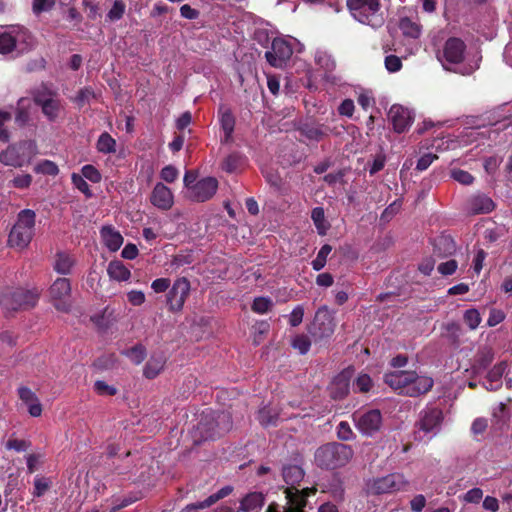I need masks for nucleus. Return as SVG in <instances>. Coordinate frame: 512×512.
<instances>
[{"label":"nucleus","mask_w":512,"mask_h":512,"mask_svg":"<svg viewBox=\"0 0 512 512\" xmlns=\"http://www.w3.org/2000/svg\"><path fill=\"white\" fill-rule=\"evenodd\" d=\"M304 477L303 469L298 465H287L283 468V479L290 485V488L285 489V505L271 503L266 512H305L308 495L306 490L299 491L294 488L299 484Z\"/></svg>","instance_id":"f257e3e1"},{"label":"nucleus","mask_w":512,"mask_h":512,"mask_svg":"<svg viewBox=\"0 0 512 512\" xmlns=\"http://www.w3.org/2000/svg\"><path fill=\"white\" fill-rule=\"evenodd\" d=\"M384 382L398 394L410 397L426 394L434 385L431 377L418 375L416 371L407 370L385 373Z\"/></svg>","instance_id":"f03ea898"},{"label":"nucleus","mask_w":512,"mask_h":512,"mask_svg":"<svg viewBox=\"0 0 512 512\" xmlns=\"http://www.w3.org/2000/svg\"><path fill=\"white\" fill-rule=\"evenodd\" d=\"M351 15L360 23L379 28L384 24L380 0H347Z\"/></svg>","instance_id":"7ed1b4c3"},{"label":"nucleus","mask_w":512,"mask_h":512,"mask_svg":"<svg viewBox=\"0 0 512 512\" xmlns=\"http://www.w3.org/2000/svg\"><path fill=\"white\" fill-rule=\"evenodd\" d=\"M36 213L31 209L21 210L12 227L8 243L11 247L25 248L31 242L35 230Z\"/></svg>","instance_id":"20e7f679"},{"label":"nucleus","mask_w":512,"mask_h":512,"mask_svg":"<svg viewBox=\"0 0 512 512\" xmlns=\"http://www.w3.org/2000/svg\"><path fill=\"white\" fill-rule=\"evenodd\" d=\"M39 297L37 289L14 288L1 294L0 303L8 311L28 310L36 306Z\"/></svg>","instance_id":"39448f33"},{"label":"nucleus","mask_w":512,"mask_h":512,"mask_svg":"<svg viewBox=\"0 0 512 512\" xmlns=\"http://www.w3.org/2000/svg\"><path fill=\"white\" fill-rule=\"evenodd\" d=\"M409 481L401 473H391L386 476L373 479L368 484V491L373 494L394 493L406 491Z\"/></svg>","instance_id":"423d86ee"},{"label":"nucleus","mask_w":512,"mask_h":512,"mask_svg":"<svg viewBox=\"0 0 512 512\" xmlns=\"http://www.w3.org/2000/svg\"><path fill=\"white\" fill-rule=\"evenodd\" d=\"M350 446L342 443H329L322 449V461L329 468L335 469L345 466L353 457Z\"/></svg>","instance_id":"0eeeda50"},{"label":"nucleus","mask_w":512,"mask_h":512,"mask_svg":"<svg viewBox=\"0 0 512 512\" xmlns=\"http://www.w3.org/2000/svg\"><path fill=\"white\" fill-rule=\"evenodd\" d=\"M190 290V281L186 277L177 278L166 295L168 310L172 313L181 312L190 295Z\"/></svg>","instance_id":"6e6552de"},{"label":"nucleus","mask_w":512,"mask_h":512,"mask_svg":"<svg viewBox=\"0 0 512 512\" xmlns=\"http://www.w3.org/2000/svg\"><path fill=\"white\" fill-rule=\"evenodd\" d=\"M293 49L290 43L283 38H274L270 50L265 52L267 62L275 68H283L290 60Z\"/></svg>","instance_id":"1a4fd4ad"},{"label":"nucleus","mask_w":512,"mask_h":512,"mask_svg":"<svg viewBox=\"0 0 512 512\" xmlns=\"http://www.w3.org/2000/svg\"><path fill=\"white\" fill-rule=\"evenodd\" d=\"M71 291V282L68 278L59 277L51 284L49 295L53 301L54 307L58 311H69L70 305L66 302V299L70 297Z\"/></svg>","instance_id":"9d476101"},{"label":"nucleus","mask_w":512,"mask_h":512,"mask_svg":"<svg viewBox=\"0 0 512 512\" xmlns=\"http://www.w3.org/2000/svg\"><path fill=\"white\" fill-rule=\"evenodd\" d=\"M354 374L353 367H347L337 374L327 387L329 396L334 400L346 397L350 390V382Z\"/></svg>","instance_id":"9b49d317"},{"label":"nucleus","mask_w":512,"mask_h":512,"mask_svg":"<svg viewBox=\"0 0 512 512\" xmlns=\"http://www.w3.org/2000/svg\"><path fill=\"white\" fill-rule=\"evenodd\" d=\"M218 189V181L214 177H205L191 187L190 198L196 202H205L211 199Z\"/></svg>","instance_id":"f8f14e48"},{"label":"nucleus","mask_w":512,"mask_h":512,"mask_svg":"<svg viewBox=\"0 0 512 512\" xmlns=\"http://www.w3.org/2000/svg\"><path fill=\"white\" fill-rule=\"evenodd\" d=\"M388 119L392 123L395 132L403 133L411 126L414 118L408 108L394 104L389 109Z\"/></svg>","instance_id":"ddd939ff"},{"label":"nucleus","mask_w":512,"mask_h":512,"mask_svg":"<svg viewBox=\"0 0 512 512\" xmlns=\"http://www.w3.org/2000/svg\"><path fill=\"white\" fill-rule=\"evenodd\" d=\"M494 209V201L484 193L471 195L465 203V210L469 215L488 214Z\"/></svg>","instance_id":"4468645a"},{"label":"nucleus","mask_w":512,"mask_h":512,"mask_svg":"<svg viewBox=\"0 0 512 512\" xmlns=\"http://www.w3.org/2000/svg\"><path fill=\"white\" fill-rule=\"evenodd\" d=\"M465 50L466 44L462 39L450 37L446 40L444 45V59L450 64H460L464 60Z\"/></svg>","instance_id":"2eb2a0df"},{"label":"nucleus","mask_w":512,"mask_h":512,"mask_svg":"<svg viewBox=\"0 0 512 512\" xmlns=\"http://www.w3.org/2000/svg\"><path fill=\"white\" fill-rule=\"evenodd\" d=\"M150 202L156 208L167 211L172 208L174 204V196L170 188L163 183H157L150 195Z\"/></svg>","instance_id":"dca6fc26"},{"label":"nucleus","mask_w":512,"mask_h":512,"mask_svg":"<svg viewBox=\"0 0 512 512\" xmlns=\"http://www.w3.org/2000/svg\"><path fill=\"white\" fill-rule=\"evenodd\" d=\"M218 119L220 127L224 132L221 143L228 144L233 141V133L235 129L236 119L230 108L220 105L218 108Z\"/></svg>","instance_id":"f3484780"},{"label":"nucleus","mask_w":512,"mask_h":512,"mask_svg":"<svg viewBox=\"0 0 512 512\" xmlns=\"http://www.w3.org/2000/svg\"><path fill=\"white\" fill-rule=\"evenodd\" d=\"M440 418H420L415 424L416 438L419 440L431 439L440 429Z\"/></svg>","instance_id":"a211bd4d"},{"label":"nucleus","mask_w":512,"mask_h":512,"mask_svg":"<svg viewBox=\"0 0 512 512\" xmlns=\"http://www.w3.org/2000/svg\"><path fill=\"white\" fill-rule=\"evenodd\" d=\"M433 252L440 258H446L456 252V243L450 235H439L432 241Z\"/></svg>","instance_id":"6ab92c4d"},{"label":"nucleus","mask_w":512,"mask_h":512,"mask_svg":"<svg viewBox=\"0 0 512 512\" xmlns=\"http://www.w3.org/2000/svg\"><path fill=\"white\" fill-rule=\"evenodd\" d=\"M508 367L506 361L496 364L488 373L484 382V387L490 391H496L502 386V377Z\"/></svg>","instance_id":"aec40b11"},{"label":"nucleus","mask_w":512,"mask_h":512,"mask_svg":"<svg viewBox=\"0 0 512 512\" xmlns=\"http://www.w3.org/2000/svg\"><path fill=\"white\" fill-rule=\"evenodd\" d=\"M216 425V418H202L197 424L196 429L192 431V437L195 443L201 440L213 438L217 433L213 432V428Z\"/></svg>","instance_id":"412c9836"},{"label":"nucleus","mask_w":512,"mask_h":512,"mask_svg":"<svg viewBox=\"0 0 512 512\" xmlns=\"http://www.w3.org/2000/svg\"><path fill=\"white\" fill-rule=\"evenodd\" d=\"M102 240L110 251H117L123 244V237L112 226H103L100 231Z\"/></svg>","instance_id":"4be33fe9"},{"label":"nucleus","mask_w":512,"mask_h":512,"mask_svg":"<svg viewBox=\"0 0 512 512\" xmlns=\"http://www.w3.org/2000/svg\"><path fill=\"white\" fill-rule=\"evenodd\" d=\"M20 399L28 405V412L30 416H41L42 407L38 402L35 393L28 387H20L18 389Z\"/></svg>","instance_id":"5701e85b"},{"label":"nucleus","mask_w":512,"mask_h":512,"mask_svg":"<svg viewBox=\"0 0 512 512\" xmlns=\"http://www.w3.org/2000/svg\"><path fill=\"white\" fill-rule=\"evenodd\" d=\"M75 265V259L72 255L64 251H58L55 254L53 269L59 274L69 275Z\"/></svg>","instance_id":"b1692460"},{"label":"nucleus","mask_w":512,"mask_h":512,"mask_svg":"<svg viewBox=\"0 0 512 512\" xmlns=\"http://www.w3.org/2000/svg\"><path fill=\"white\" fill-rule=\"evenodd\" d=\"M264 495L260 492L248 493L240 502V510L243 512H260L264 505Z\"/></svg>","instance_id":"393cba45"},{"label":"nucleus","mask_w":512,"mask_h":512,"mask_svg":"<svg viewBox=\"0 0 512 512\" xmlns=\"http://www.w3.org/2000/svg\"><path fill=\"white\" fill-rule=\"evenodd\" d=\"M0 161L6 166L21 167L25 162L24 156L20 153V149L15 145L8 146L6 150L0 154Z\"/></svg>","instance_id":"a878e982"},{"label":"nucleus","mask_w":512,"mask_h":512,"mask_svg":"<svg viewBox=\"0 0 512 512\" xmlns=\"http://www.w3.org/2000/svg\"><path fill=\"white\" fill-rule=\"evenodd\" d=\"M165 357L163 355H152L145 364L143 375L147 379L156 378L165 366Z\"/></svg>","instance_id":"bb28decb"},{"label":"nucleus","mask_w":512,"mask_h":512,"mask_svg":"<svg viewBox=\"0 0 512 512\" xmlns=\"http://www.w3.org/2000/svg\"><path fill=\"white\" fill-rule=\"evenodd\" d=\"M231 492H232V488L230 486H225V487L221 488L218 492L210 495L204 501L194 503V504H189L186 506L185 509L187 511H191V510L207 508V507L213 505L214 503H216L218 500L228 496Z\"/></svg>","instance_id":"cd10ccee"},{"label":"nucleus","mask_w":512,"mask_h":512,"mask_svg":"<svg viewBox=\"0 0 512 512\" xmlns=\"http://www.w3.org/2000/svg\"><path fill=\"white\" fill-rule=\"evenodd\" d=\"M356 428L366 436L373 435L379 430L381 418H353Z\"/></svg>","instance_id":"c85d7f7f"},{"label":"nucleus","mask_w":512,"mask_h":512,"mask_svg":"<svg viewBox=\"0 0 512 512\" xmlns=\"http://www.w3.org/2000/svg\"><path fill=\"white\" fill-rule=\"evenodd\" d=\"M107 273L111 279L117 281H127L130 276V270L119 260H113L108 264Z\"/></svg>","instance_id":"c756f323"},{"label":"nucleus","mask_w":512,"mask_h":512,"mask_svg":"<svg viewBox=\"0 0 512 512\" xmlns=\"http://www.w3.org/2000/svg\"><path fill=\"white\" fill-rule=\"evenodd\" d=\"M398 27L401 30L402 34L406 37L416 39L421 34V25L413 21L409 17L400 18Z\"/></svg>","instance_id":"7c9ffc66"},{"label":"nucleus","mask_w":512,"mask_h":512,"mask_svg":"<svg viewBox=\"0 0 512 512\" xmlns=\"http://www.w3.org/2000/svg\"><path fill=\"white\" fill-rule=\"evenodd\" d=\"M116 146V140L108 132L101 133L96 142L97 151L105 155L115 153Z\"/></svg>","instance_id":"2f4dec72"},{"label":"nucleus","mask_w":512,"mask_h":512,"mask_svg":"<svg viewBox=\"0 0 512 512\" xmlns=\"http://www.w3.org/2000/svg\"><path fill=\"white\" fill-rule=\"evenodd\" d=\"M345 170H338L335 173H329L324 176L323 180L334 188L335 192L342 193L345 191L347 182L344 179Z\"/></svg>","instance_id":"473e14b6"},{"label":"nucleus","mask_w":512,"mask_h":512,"mask_svg":"<svg viewBox=\"0 0 512 512\" xmlns=\"http://www.w3.org/2000/svg\"><path fill=\"white\" fill-rule=\"evenodd\" d=\"M336 327V322L327 306L322 305V339L332 336Z\"/></svg>","instance_id":"72a5a7b5"},{"label":"nucleus","mask_w":512,"mask_h":512,"mask_svg":"<svg viewBox=\"0 0 512 512\" xmlns=\"http://www.w3.org/2000/svg\"><path fill=\"white\" fill-rule=\"evenodd\" d=\"M244 158L238 153L228 155L222 162L221 168L227 173L237 172L243 165Z\"/></svg>","instance_id":"f704fd0d"},{"label":"nucleus","mask_w":512,"mask_h":512,"mask_svg":"<svg viewBox=\"0 0 512 512\" xmlns=\"http://www.w3.org/2000/svg\"><path fill=\"white\" fill-rule=\"evenodd\" d=\"M123 355L128 357L134 364H141L146 358V348L142 344H136L133 347L122 352Z\"/></svg>","instance_id":"c9c22d12"},{"label":"nucleus","mask_w":512,"mask_h":512,"mask_svg":"<svg viewBox=\"0 0 512 512\" xmlns=\"http://www.w3.org/2000/svg\"><path fill=\"white\" fill-rule=\"evenodd\" d=\"M60 109L61 104L57 99H50L48 102H43V106L41 107L42 113L51 122H54L58 118Z\"/></svg>","instance_id":"e433bc0d"},{"label":"nucleus","mask_w":512,"mask_h":512,"mask_svg":"<svg viewBox=\"0 0 512 512\" xmlns=\"http://www.w3.org/2000/svg\"><path fill=\"white\" fill-rule=\"evenodd\" d=\"M494 360V353L491 349H484L477 355L473 368L479 372L487 369Z\"/></svg>","instance_id":"4c0bfd02"},{"label":"nucleus","mask_w":512,"mask_h":512,"mask_svg":"<svg viewBox=\"0 0 512 512\" xmlns=\"http://www.w3.org/2000/svg\"><path fill=\"white\" fill-rule=\"evenodd\" d=\"M16 48V38L7 31H0V54L6 55Z\"/></svg>","instance_id":"58836bf2"},{"label":"nucleus","mask_w":512,"mask_h":512,"mask_svg":"<svg viewBox=\"0 0 512 512\" xmlns=\"http://www.w3.org/2000/svg\"><path fill=\"white\" fill-rule=\"evenodd\" d=\"M126 11V4L123 0H115L106 17L111 22L120 20Z\"/></svg>","instance_id":"ea45409f"},{"label":"nucleus","mask_w":512,"mask_h":512,"mask_svg":"<svg viewBox=\"0 0 512 512\" xmlns=\"http://www.w3.org/2000/svg\"><path fill=\"white\" fill-rule=\"evenodd\" d=\"M262 174L267 181L268 184H270L271 187H273L276 190H280L282 186V178L278 171L273 170L270 167H264L262 169Z\"/></svg>","instance_id":"a19ab883"},{"label":"nucleus","mask_w":512,"mask_h":512,"mask_svg":"<svg viewBox=\"0 0 512 512\" xmlns=\"http://www.w3.org/2000/svg\"><path fill=\"white\" fill-rule=\"evenodd\" d=\"M272 306H273V302H272V300L270 298H268V297H256L253 300V303L251 305V309H252L253 312H255L257 314H265L268 311H270Z\"/></svg>","instance_id":"79ce46f5"},{"label":"nucleus","mask_w":512,"mask_h":512,"mask_svg":"<svg viewBox=\"0 0 512 512\" xmlns=\"http://www.w3.org/2000/svg\"><path fill=\"white\" fill-rule=\"evenodd\" d=\"M463 320L471 330H475L480 325L482 318L477 309L471 308L464 312Z\"/></svg>","instance_id":"37998d69"},{"label":"nucleus","mask_w":512,"mask_h":512,"mask_svg":"<svg viewBox=\"0 0 512 512\" xmlns=\"http://www.w3.org/2000/svg\"><path fill=\"white\" fill-rule=\"evenodd\" d=\"M373 386V381L368 374H360L353 382V387L356 392L366 393L369 392Z\"/></svg>","instance_id":"c03bdc74"},{"label":"nucleus","mask_w":512,"mask_h":512,"mask_svg":"<svg viewBox=\"0 0 512 512\" xmlns=\"http://www.w3.org/2000/svg\"><path fill=\"white\" fill-rule=\"evenodd\" d=\"M34 171L44 175L56 176L59 173V168L53 161L43 160L35 166Z\"/></svg>","instance_id":"a18cd8bd"},{"label":"nucleus","mask_w":512,"mask_h":512,"mask_svg":"<svg viewBox=\"0 0 512 512\" xmlns=\"http://www.w3.org/2000/svg\"><path fill=\"white\" fill-rule=\"evenodd\" d=\"M71 181L72 184L80 191L82 192L87 198L92 197V191L90 189V186L86 182L85 178L82 175H79L77 173H73L71 175Z\"/></svg>","instance_id":"49530a36"},{"label":"nucleus","mask_w":512,"mask_h":512,"mask_svg":"<svg viewBox=\"0 0 512 512\" xmlns=\"http://www.w3.org/2000/svg\"><path fill=\"white\" fill-rule=\"evenodd\" d=\"M292 347L300 352V354H306L311 346L310 339L306 335H297L294 337L291 343Z\"/></svg>","instance_id":"de8ad7c7"},{"label":"nucleus","mask_w":512,"mask_h":512,"mask_svg":"<svg viewBox=\"0 0 512 512\" xmlns=\"http://www.w3.org/2000/svg\"><path fill=\"white\" fill-rule=\"evenodd\" d=\"M81 175L85 179H87L93 183H99L102 179V176H101V173L99 172V170L91 164H87L82 167Z\"/></svg>","instance_id":"09e8293b"},{"label":"nucleus","mask_w":512,"mask_h":512,"mask_svg":"<svg viewBox=\"0 0 512 512\" xmlns=\"http://www.w3.org/2000/svg\"><path fill=\"white\" fill-rule=\"evenodd\" d=\"M95 97V93L92 88L84 87L80 89L74 98V102L81 108L85 104L89 103L91 98Z\"/></svg>","instance_id":"8fccbe9b"},{"label":"nucleus","mask_w":512,"mask_h":512,"mask_svg":"<svg viewBox=\"0 0 512 512\" xmlns=\"http://www.w3.org/2000/svg\"><path fill=\"white\" fill-rule=\"evenodd\" d=\"M451 177L455 181H457L463 185H470L474 181V177L472 174H470L468 171L458 169V168L451 170Z\"/></svg>","instance_id":"3c124183"},{"label":"nucleus","mask_w":512,"mask_h":512,"mask_svg":"<svg viewBox=\"0 0 512 512\" xmlns=\"http://www.w3.org/2000/svg\"><path fill=\"white\" fill-rule=\"evenodd\" d=\"M94 390L100 396H113L117 393V388L107 384L105 381L97 380L94 383Z\"/></svg>","instance_id":"603ef678"},{"label":"nucleus","mask_w":512,"mask_h":512,"mask_svg":"<svg viewBox=\"0 0 512 512\" xmlns=\"http://www.w3.org/2000/svg\"><path fill=\"white\" fill-rule=\"evenodd\" d=\"M179 175V171L173 165H167L162 168L160 177L162 180L168 183H173Z\"/></svg>","instance_id":"864d4df0"},{"label":"nucleus","mask_w":512,"mask_h":512,"mask_svg":"<svg viewBox=\"0 0 512 512\" xmlns=\"http://www.w3.org/2000/svg\"><path fill=\"white\" fill-rule=\"evenodd\" d=\"M483 497V491L480 488H472L468 490L463 496L462 500L466 503L477 504Z\"/></svg>","instance_id":"5fc2aeb1"},{"label":"nucleus","mask_w":512,"mask_h":512,"mask_svg":"<svg viewBox=\"0 0 512 512\" xmlns=\"http://www.w3.org/2000/svg\"><path fill=\"white\" fill-rule=\"evenodd\" d=\"M506 315L505 313L500 310V309H496V308H492L489 312V317H488V320H487V326L488 327H494L498 324H500L501 322L504 321Z\"/></svg>","instance_id":"6e6d98bb"},{"label":"nucleus","mask_w":512,"mask_h":512,"mask_svg":"<svg viewBox=\"0 0 512 512\" xmlns=\"http://www.w3.org/2000/svg\"><path fill=\"white\" fill-rule=\"evenodd\" d=\"M5 447L8 450H15L17 452H22V451H25L28 449L29 443L23 439L10 438L6 442Z\"/></svg>","instance_id":"4d7b16f0"},{"label":"nucleus","mask_w":512,"mask_h":512,"mask_svg":"<svg viewBox=\"0 0 512 512\" xmlns=\"http://www.w3.org/2000/svg\"><path fill=\"white\" fill-rule=\"evenodd\" d=\"M385 67L389 72H397L402 68V61L396 55H388L385 57Z\"/></svg>","instance_id":"13d9d810"},{"label":"nucleus","mask_w":512,"mask_h":512,"mask_svg":"<svg viewBox=\"0 0 512 512\" xmlns=\"http://www.w3.org/2000/svg\"><path fill=\"white\" fill-rule=\"evenodd\" d=\"M50 481L44 477H36L34 482V495L42 496L49 488Z\"/></svg>","instance_id":"bf43d9fd"},{"label":"nucleus","mask_w":512,"mask_h":512,"mask_svg":"<svg viewBox=\"0 0 512 512\" xmlns=\"http://www.w3.org/2000/svg\"><path fill=\"white\" fill-rule=\"evenodd\" d=\"M385 163H386V156L383 153L377 154L374 157L372 164L370 165L369 174L374 175V174L378 173L379 171H381L384 168Z\"/></svg>","instance_id":"052dcab7"},{"label":"nucleus","mask_w":512,"mask_h":512,"mask_svg":"<svg viewBox=\"0 0 512 512\" xmlns=\"http://www.w3.org/2000/svg\"><path fill=\"white\" fill-rule=\"evenodd\" d=\"M457 267H458L457 261L451 259L449 261L439 264L437 269L440 274H442L444 276H449V275H452L455 273V271L457 270Z\"/></svg>","instance_id":"680f3d73"},{"label":"nucleus","mask_w":512,"mask_h":512,"mask_svg":"<svg viewBox=\"0 0 512 512\" xmlns=\"http://www.w3.org/2000/svg\"><path fill=\"white\" fill-rule=\"evenodd\" d=\"M438 159V156L436 154H432V153H427V154H424L422 155L418 161H417V165H416V169L418 171H424L426 170L432 163L434 160Z\"/></svg>","instance_id":"e2e57ef3"},{"label":"nucleus","mask_w":512,"mask_h":512,"mask_svg":"<svg viewBox=\"0 0 512 512\" xmlns=\"http://www.w3.org/2000/svg\"><path fill=\"white\" fill-rule=\"evenodd\" d=\"M55 5V0H34L33 1V12L40 14L44 11H48Z\"/></svg>","instance_id":"0e129e2a"},{"label":"nucleus","mask_w":512,"mask_h":512,"mask_svg":"<svg viewBox=\"0 0 512 512\" xmlns=\"http://www.w3.org/2000/svg\"><path fill=\"white\" fill-rule=\"evenodd\" d=\"M304 316V309L301 305L296 306L289 315V324L296 327L301 324Z\"/></svg>","instance_id":"69168bd1"},{"label":"nucleus","mask_w":512,"mask_h":512,"mask_svg":"<svg viewBox=\"0 0 512 512\" xmlns=\"http://www.w3.org/2000/svg\"><path fill=\"white\" fill-rule=\"evenodd\" d=\"M52 95L53 93L49 90H37L33 94V101L37 106L42 107L43 102H48L50 99H54Z\"/></svg>","instance_id":"338daca9"},{"label":"nucleus","mask_w":512,"mask_h":512,"mask_svg":"<svg viewBox=\"0 0 512 512\" xmlns=\"http://www.w3.org/2000/svg\"><path fill=\"white\" fill-rule=\"evenodd\" d=\"M337 435L342 440H350L353 436V431L348 422L342 421L337 427Z\"/></svg>","instance_id":"774afa93"}]
</instances>
